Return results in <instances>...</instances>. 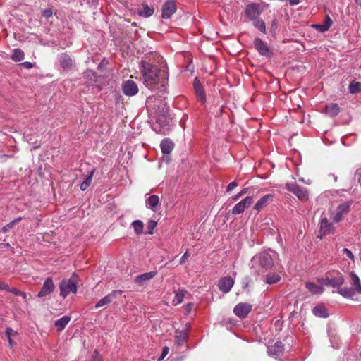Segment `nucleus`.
I'll list each match as a JSON object with an SVG mask.
<instances>
[{"instance_id":"obj_49","label":"nucleus","mask_w":361,"mask_h":361,"mask_svg":"<svg viewBox=\"0 0 361 361\" xmlns=\"http://www.w3.org/2000/svg\"><path fill=\"white\" fill-rule=\"evenodd\" d=\"M332 23H333V21L331 19V18L329 16H326L324 24L327 27L328 30L331 26Z\"/></svg>"},{"instance_id":"obj_22","label":"nucleus","mask_w":361,"mask_h":361,"mask_svg":"<svg viewBox=\"0 0 361 361\" xmlns=\"http://www.w3.org/2000/svg\"><path fill=\"white\" fill-rule=\"evenodd\" d=\"M146 207L153 212H157L160 204L159 197L156 195L149 196L145 201Z\"/></svg>"},{"instance_id":"obj_45","label":"nucleus","mask_w":361,"mask_h":361,"mask_svg":"<svg viewBox=\"0 0 361 361\" xmlns=\"http://www.w3.org/2000/svg\"><path fill=\"white\" fill-rule=\"evenodd\" d=\"M238 186V184L235 182V181H233L231 183H230L228 185H227V188H226V192H231L234 188H235L236 187Z\"/></svg>"},{"instance_id":"obj_6","label":"nucleus","mask_w":361,"mask_h":361,"mask_svg":"<svg viewBox=\"0 0 361 361\" xmlns=\"http://www.w3.org/2000/svg\"><path fill=\"white\" fill-rule=\"evenodd\" d=\"M334 232L335 228L333 224L326 217H322L319 222L317 237L322 239L324 235L334 233Z\"/></svg>"},{"instance_id":"obj_23","label":"nucleus","mask_w":361,"mask_h":361,"mask_svg":"<svg viewBox=\"0 0 361 361\" xmlns=\"http://www.w3.org/2000/svg\"><path fill=\"white\" fill-rule=\"evenodd\" d=\"M175 344L178 346H182L188 340V333L186 330L175 331Z\"/></svg>"},{"instance_id":"obj_53","label":"nucleus","mask_w":361,"mask_h":361,"mask_svg":"<svg viewBox=\"0 0 361 361\" xmlns=\"http://www.w3.org/2000/svg\"><path fill=\"white\" fill-rule=\"evenodd\" d=\"M290 6H296L300 4V0H288Z\"/></svg>"},{"instance_id":"obj_42","label":"nucleus","mask_w":361,"mask_h":361,"mask_svg":"<svg viewBox=\"0 0 361 361\" xmlns=\"http://www.w3.org/2000/svg\"><path fill=\"white\" fill-rule=\"evenodd\" d=\"M317 31L320 32H324L328 30L327 27L323 24H316L312 25Z\"/></svg>"},{"instance_id":"obj_3","label":"nucleus","mask_w":361,"mask_h":361,"mask_svg":"<svg viewBox=\"0 0 361 361\" xmlns=\"http://www.w3.org/2000/svg\"><path fill=\"white\" fill-rule=\"evenodd\" d=\"M277 258L278 254L275 251L269 250L260 252L252 257L250 267L255 274H264L273 268Z\"/></svg>"},{"instance_id":"obj_26","label":"nucleus","mask_w":361,"mask_h":361,"mask_svg":"<svg viewBox=\"0 0 361 361\" xmlns=\"http://www.w3.org/2000/svg\"><path fill=\"white\" fill-rule=\"evenodd\" d=\"M70 321H71V317H69L68 315H65V316L62 317L61 318L55 321L54 325L59 331H61L65 329V327L69 323Z\"/></svg>"},{"instance_id":"obj_58","label":"nucleus","mask_w":361,"mask_h":361,"mask_svg":"<svg viewBox=\"0 0 361 361\" xmlns=\"http://www.w3.org/2000/svg\"><path fill=\"white\" fill-rule=\"evenodd\" d=\"M192 305V303H189V304H188V308H190Z\"/></svg>"},{"instance_id":"obj_37","label":"nucleus","mask_w":361,"mask_h":361,"mask_svg":"<svg viewBox=\"0 0 361 361\" xmlns=\"http://www.w3.org/2000/svg\"><path fill=\"white\" fill-rule=\"evenodd\" d=\"M186 291L185 290H179L176 293L175 295V300L176 301L177 304H180L183 302L185 295Z\"/></svg>"},{"instance_id":"obj_20","label":"nucleus","mask_w":361,"mask_h":361,"mask_svg":"<svg viewBox=\"0 0 361 361\" xmlns=\"http://www.w3.org/2000/svg\"><path fill=\"white\" fill-rule=\"evenodd\" d=\"M274 199V195L271 194H267L262 197H261L255 204L253 209L257 210V212L261 211L265 207L268 205L269 203L271 202Z\"/></svg>"},{"instance_id":"obj_56","label":"nucleus","mask_w":361,"mask_h":361,"mask_svg":"<svg viewBox=\"0 0 361 361\" xmlns=\"http://www.w3.org/2000/svg\"><path fill=\"white\" fill-rule=\"evenodd\" d=\"M276 28V20H274L271 25V29L272 30L273 32H275Z\"/></svg>"},{"instance_id":"obj_1","label":"nucleus","mask_w":361,"mask_h":361,"mask_svg":"<svg viewBox=\"0 0 361 361\" xmlns=\"http://www.w3.org/2000/svg\"><path fill=\"white\" fill-rule=\"evenodd\" d=\"M140 69L143 78L144 85L149 90L154 91L157 89L163 90L169 79V73L166 68H160L145 61H141Z\"/></svg>"},{"instance_id":"obj_11","label":"nucleus","mask_w":361,"mask_h":361,"mask_svg":"<svg viewBox=\"0 0 361 361\" xmlns=\"http://www.w3.org/2000/svg\"><path fill=\"white\" fill-rule=\"evenodd\" d=\"M123 291L121 290H115L111 291L107 295L100 299L94 306L95 309L100 308L102 307L108 305L110 304L114 299L117 298L118 295H121Z\"/></svg>"},{"instance_id":"obj_10","label":"nucleus","mask_w":361,"mask_h":361,"mask_svg":"<svg viewBox=\"0 0 361 361\" xmlns=\"http://www.w3.org/2000/svg\"><path fill=\"white\" fill-rule=\"evenodd\" d=\"M252 310V305L246 302H240L233 308V313L239 318H245Z\"/></svg>"},{"instance_id":"obj_50","label":"nucleus","mask_w":361,"mask_h":361,"mask_svg":"<svg viewBox=\"0 0 361 361\" xmlns=\"http://www.w3.org/2000/svg\"><path fill=\"white\" fill-rule=\"evenodd\" d=\"M20 66H21L22 67H23L26 69H30L34 66L33 63H32L31 62H28V61L23 62L22 63L20 64Z\"/></svg>"},{"instance_id":"obj_48","label":"nucleus","mask_w":361,"mask_h":361,"mask_svg":"<svg viewBox=\"0 0 361 361\" xmlns=\"http://www.w3.org/2000/svg\"><path fill=\"white\" fill-rule=\"evenodd\" d=\"M52 14V11L50 8L45 9L42 11V16L46 18H49Z\"/></svg>"},{"instance_id":"obj_24","label":"nucleus","mask_w":361,"mask_h":361,"mask_svg":"<svg viewBox=\"0 0 361 361\" xmlns=\"http://www.w3.org/2000/svg\"><path fill=\"white\" fill-rule=\"evenodd\" d=\"M160 147L163 154H169L173 149L174 144L170 139L165 138L161 141Z\"/></svg>"},{"instance_id":"obj_40","label":"nucleus","mask_w":361,"mask_h":361,"mask_svg":"<svg viewBox=\"0 0 361 361\" xmlns=\"http://www.w3.org/2000/svg\"><path fill=\"white\" fill-rule=\"evenodd\" d=\"M5 334L6 337L12 338L18 336V332L11 327H6Z\"/></svg>"},{"instance_id":"obj_4","label":"nucleus","mask_w":361,"mask_h":361,"mask_svg":"<svg viewBox=\"0 0 361 361\" xmlns=\"http://www.w3.org/2000/svg\"><path fill=\"white\" fill-rule=\"evenodd\" d=\"M76 277L75 273L73 274L71 279H63L59 284L60 296L65 298L70 293H76L78 290V282L74 278Z\"/></svg>"},{"instance_id":"obj_33","label":"nucleus","mask_w":361,"mask_h":361,"mask_svg":"<svg viewBox=\"0 0 361 361\" xmlns=\"http://www.w3.org/2000/svg\"><path fill=\"white\" fill-rule=\"evenodd\" d=\"M349 92L350 94H357L361 92V82L353 81L349 85Z\"/></svg>"},{"instance_id":"obj_51","label":"nucleus","mask_w":361,"mask_h":361,"mask_svg":"<svg viewBox=\"0 0 361 361\" xmlns=\"http://www.w3.org/2000/svg\"><path fill=\"white\" fill-rule=\"evenodd\" d=\"M9 286L4 282H0V290H4L8 291Z\"/></svg>"},{"instance_id":"obj_34","label":"nucleus","mask_w":361,"mask_h":361,"mask_svg":"<svg viewBox=\"0 0 361 361\" xmlns=\"http://www.w3.org/2000/svg\"><path fill=\"white\" fill-rule=\"evenodd\" d=\"M253 21V25L262 33L265 34L267 30L264 21L261 18H257L256 20H254Z\"/></svg>"},{"instance_id":"obj_25","label":"nucleus","mask_w":361,"mask_h":361,"mask_svg":"<svg viewBox=\"0 0 361 361\" xmlns=\"http://www.w3.org/2000/svg\"><path fill=\"white\" fill-rule=\"evenodd\" d=\"M305 288L312 294L314 295H319L322 294L324 289L322 286L317 285L312 282H307L305 283Z\"/></svg>"},{"instance_id":"obj_31","label":"nucleus","mask_w":361,"mask_h":361,"mask_svg":"<svg viewBox=\"0 0 361 361\" xmlns=\"http://www.w3.org/2000/svg\"><path fill=\"white\" fill-rule=\"evenodd\" d=\"M25 58V54L20 49H14L11 59L16 62L22 61Z\"/></svg>"},{"instance_id":"obj_27","label":"nucleus","mask_w":361,"mask_h":361,"mask_svg":"<svg viewBox=\"0 0 361 361\" xmlns=\"http://www.w3.org/2000/svg\"><path fill=\"white\" fill-rule=\"evenodd\" d=\"M313 314L321 318H326L329 317V313L326 308L324 305H317L312 310Z\"/></svg>"},{"instance_id":"obj_7","label":"nucleus","mask_w":361,"mask_h":361,"mask_svg":"<svg viewBox=\"0 0 361 361\" xmlns=\"http://www.w3.org/2000/svg\"><path fill=\"white\" fill-rule=\"evenodd\" d=\"M262 13V8L257 3L251 2L248 4L245 8V14L250 20L259 18Z\"/></svg>"},{"instance_id":"obj_28","label":"nucleus","mask_w":361,"mask_h":361,"mask_svg":"<svg viewBox=\"0 0 361 361\" xmlns=\"http://www.w3.org/2000/svg\"><path fill=\"white\" fill-rule=\"evenodd\" d=\"M326 112L329 116L335 117L340 113V107L337 104H329L326 106Z\"/></svg>"},{"instance_id":"obj_8","label":"nucleus","mask_w":361,"mask_h":361,"mask_svg":"<svg viewBox=\"0 0 361 361\" xmlns=\"http://www.w3.org/2000/svg\"><path fill=\"white\" fill-rule=\"evenodd\" d=\"M352 203V200H348L340 204L336 208V213L332 216L333 220L335 222L341 221L343 219V216L348 213Z\"/></svg>"},{"instance_id":"obj_15","label":"nucleus","mask_w":361,"mask_h":361,"mask_svg":"<svg viewBox=\"0 0 361 361\" xmlns=\"http://www.w3.org/2000/svg\"><path fill=\"white\" fill-rule=\"evenodd\" d=\"M122 90L123 94L128 97L135 96L138 92V87L137 84L131 80H128L123 83Z\"/></svg>"},{"instance_id":"obj_55","label":"nucleus","mask_w":361,"mask_h":361,"mask_svg":"<svg viewBox=\"0 0 361 361\" xmlns=\"http://www.w3.org/2000/svg\"><path fill=\"white\" fill-rule=\"evenodd\" d=\"M6 338H7V339H8V341L9 345H10L11 347L13 346V345L16 344V343L14 342V341L13 340V338H11V337H6Z\"/></svg>"},{"instance_id":"obj_19","label":"nucleus","mask_w":361,"mask_h":361,"mask_svg":"<svg viewBox=\"0 0 361 361\" xmlns=\"http://www.w3.org/2000/svg\"><path fill=\"white\" fill-rule=\"evenodd\" d=\"M61 66L65 71H68L72 68L74 61L72 58L66 53L61 54L58 57Z\"/></svg>"},{"instance_id":"obj_54","label":"nucleus","mask_w":361,"mask_h":361,"mask_svg":"<svg viewBox=\"0 0 361 361\" xmlns=\"http://www.w3.org/2000/svg\"><path fill=\"white\" fill-rule=\"evenodd\" d=\"M88 188H89V186H87V185L86 183H85L84 182H82V183L80 184V189H81V190H82V191L86 190Z\"/></svg>"},{"instance_id":"obj_47","label":"nucleus","mask_w":361,"mask_h":361,"mask_svg":"<svg viewBox=\"0 0 361 361\" xmlns=\"http://www.w3.org/2000/svg\"><path fill=\"white\" fill-rule=\"evenodd\" d=\"M190 254L189 253L188 250H187L183 255L181 257L179 264H183L185 262V260L190 257Z\"/></svg>"},{"instance_id":"obj_9","label":"nucleus","mask_w":361,"mask_h":361,"mask_svg":"<svg viewBox=\"0 0 361 361\" xmlns=\"http://www.w3.org/2000/svg\"><path fill=\"white\" fill-rule=\"evenodd\" d=\"M253 203V198L251 196H247L240 202L237 203L231 209V213L233 215L242 214L245 209L249 207Z\"/></svg>"},{"instance_id":"obj_35","label":"nucleus","mask_w":361,"mask_h":361,"mask_svg":"<svg viewBox=\"0 0 361 361\" xmlns=\"http://www.w3.org/2000/svg\"><path fill=\"white\" fill-rule=\"evenodd\" d=\"M22 218L21 217H18L16 219H15L14 220L11 221L10 223H8V224L5 225L2 228H1V232L2 233H6L8 231H9L11 228H13V226L18 224V222H20L21 221Z\"/></svg>"},{"instance_id":"obj_52","label":"nucleus","mask_w":361,"mask_h":361,"mask_svg":"<svg viewBox=\"0 0 361 361\" xmlns=\"http://www.w3.org/2000/svg\"><path fill=\"white\" fill-rule=\"evenodd\" d=\"M9 157H11V156L7 154H1L0 155V161H6V159Z\"/></svg>"},{"instance_id":"obj_36","label":"nucleus","mask_w":361,"mask_h":361,"mask_svg":"<svg viewBox=\"0 0 361 361\" xmlns=\"http://www.w3.org/2000/svg\"><path fill=\"white\" fill-rule=\"evenodd\" d=\"M157 226V222L153 219H149L147 222V231L146 233L147 234H152L154 233V229Z\"/></svg>"},{"instance_id":"obj_32","label":"nucleus","mask_w":361,"mask_h":361,"mask_svg":"<svg viewBox=\"0 0 361 361\" xmlns=\"http://www.w3.org/2000/svg\"><path fill=\"white\" fill-rule=\"evenodd\" d=\"M131 226L137 235H141L143 233L144 224L142 221L135 220L132 222Z\"/></svg>"},{"instance_id":"obj_38","label":"nucleus","mask_w":361,"mask_h":361,"mask_svg":"<svg viewBox=\"0 0 361 361\" xmlns=\"http://www.w3.org/2000/svg\"><path fill=\"white\" fill-rule=\"evenodd\" d=\"M8 292H10V293H13L14 295H18V296H22L23 297V298H26V294L24 292H22L15 288H8Z\"/></svg>"},{"instance_id":"obj_14","label":"nucleus","mask_w":361,"mask_h":361,"mask_svg":"<svg viewBox=\"0 0 361 361\" xmlns=\"http://www.w3.org/2000/svg\"><path fill=\"white\" fill-rule=\"evenodd\" d=\"M54 289L55 285L52 278L48 277L45 279L40 291L37 294V296L39 298H43L50 295L54 290Z\"/></svg>"},{"instance_id":"obj_29","label":"nucleus","mask_w":361,"mask_h":361,"mask_svg":"<svg viewBox=\"0 0 361 361\" xmlns=\"http://www.w3.org/2000/svg\"><path fill=\"white\" fill-rule=\"evenodd\" d=\"M154 8L152 7H149L147 4H143L142 8L140 10H138L137 11V13L142 17L144 18H148L153 15L154 13Z\"/></svg>"},{"instance_id":"obj_43","label":"nucleus","mask_w":361,"mask_h":361,"mask_svg":"<svg viewBox=\"0 0 361 361\" xmlns=\"http://www.w3.org/2000/svg\"><path fill=\"white\" fill-rule=\"evenodd\" d=\"M90 361H102V357L97 350H95L92 356Z\"/></svg>"},{"instance_id":"obj_39","label":"nucleus","mask_w":361,"mask_h":361,"mask_svg":"<svg viewBox=\"0 0 361 361\" xmlns=\"http://www.w3.org/2000/svg\"><path fill=\"white\" fill-rule=\"evenodd\" d=\"M94 171H95V169H92L91 171L90 172V173L87 176L85 179L83 180V182L85 183H86L87 185V186H89V187L92 183V180Z\"/></svg>"},{"instance_id":"obj_12","label":"nucleus","mask_w":361,"mask_h":361,"mask_svg":"<svg viewBox=\"0 0 361 361\" xmlns=\"http://www.w3.org/2000/svg\"><path fill=\"white\" fill-rule=\"evenodd\" d=\"M193 87L195 96L201 104H204L206 102V94L204 87L202 85L200 81L197 78H195L193 81Z\"/></svg>"},{"instance_id":"obj_46","label":"nucleus","mask_w":361,"mask_h":361,"mask_svg":"<svg viewBox=\"0 0 361 361\" xmlns=\"http://www.w3.org/2000/svg\"><path fill=\"white\" fill-rule=\"evenodd\" d=\"M343 252L345 253L349 259L354 260V255L350 250L348 248H343Z\"/></svg>"},{"instance_id":"obj_41","label":"nucleus","mask_w":361,"mask_h":361,"mask_svg":"<svg viewBox=\"0 0 361 361\" xmlns=\"http://www.w3.org/2000/svg\"><path fill=\"white\" fill-rule=\"evenodd\" d=\"M247 192V188H244L240 192H239L238 194L233 195L231 197V200L233 201H236L238 200L240 197H241L242 196H243L245 194H246Z\"/></svg>"},{"instance_id":"obj_44","label":"nucleus","mask_w":361,"mask_h":361,"mask_svg":"<svg viewBox=\"0 0 361 361\" xmlns=\"http://www.w3.org/2000/svg\"><path fill=\"white\" fill-rule=\"evenodd\" d=\"M169 348L168 347H164L162 350V353H161V355H160V357L158 358V360L159 361H161V360H163L166 355L167 354L169 353Z\"/></svg>"},{"instance_id":"obj_13","label":"nucleus","mask_w":361,"mask_h":361,"mask_svg":"<svg viewBox=\"0 0 361 361\" xmlns=\"http://www.w3.org/2000/svg\"><path fill=\"white\" fill-rule=\"evenodd\" d=\"M235 283V279L232 276L221 278L218 283V288L224 293H228L231 290Z\"/></svg>"},{"instance_id":"obj_5","label":"nucleus","mask_w":361,"mask_h":361,"mask_svg":"<svg viewBox=\"0 0 361 361\" xmlns=\"http://www.w3.org/2000/svg\"><path fill=\"white\" fill-rule=\"evenodd\" d=\"M286 189L294 194L300 201L306 202L309 199V191L307 188L298 185L295 183H288Z\"/></svg>"},{"instance_id":"obj_16","label":"nucleus","mask_w":361,"mask_h":361,"mask_svg":"<svg viewBox=\"0 0 361 361\" xmlns=\"http://www.w3.org/2000/svg\"><path fill=\"white\" fill-rule=\"evenodd\" d=\"M176 11V5L174 0L166 1L162 6L161 16L164 19L169 18Z\"/></svg>"},{"instance_id":"obj_18","label":"nucleus","mask_w":361,"mask_h":361,"mask_svg":"<svg viewBox=\"0 0 361 361\" xmlns=\"http://www.w3.org/2000/svg\"><path fill=\"white\" fill-rule=\"evenodd\" d=\"M284 345L281 342H276L273 345L268 347V354L275 358H278L283 355Z\"/></svg>"},{"instance_id":"obj_2","label":"nucleus","mask_w":361,"mask_h":361,"mask_svg":"<svg viewBox=\"0 0 361 361\" xmlns=\"http://www.w3.org/2000/svg\"><path fill=\"white\" fill-rule=\"evenodd\" d=\"M350 276L352 285L350 288L341 287L345 281L344 277L341 274H338L337 276L331 278H319L318 279V282L322 285L337 288V293L343 298H353L356 294L361 295V281L355 273L351 272Z\"/></svg>"},{"instance_id":"obj_30","label":"nucleus","mask_w":361,"mask_h":361,"mask_svg":"<svg viewBox=\"0 0 361 361\" xmlns=\"http://www.w3.org/2000/svg\"><path fill=\"white\" fill-rule=\"evenodd\" d=\"M281 279V277L279 274L275 273H269L267 274L264 281L267 284L271 285L279 282Z\"/></svg>"},{"instance_id":"obj_21","label":"nucleus","mask_w":361,"mask_h":361,"mask_svg":"<svg viewBox=\"0 0 361 361\" xmlns=\"http://www.w3.org/2000/svg\"><path fill=\"white\" fill-rule=\"evenodd\" d=\"M157 271L146 272L142 274L137 276L135 279V282L140 286L144 285L147 281H149L155 276Z\"/></svg>"},{"instance_id":"obj_17","label":"nucleus","mask_w":361,"mask_h":361,"mask_svg":"<svg viewBox=\"0 0 361 361\" xmlns=\"http://www.w3.org/2000/svg\"><path fill=\"white\" fill-rule=\"evenodd\" d=\"M254 47L258 53L262 56L269 57L271 54L267 44L259 38L255 39Z\"/></svg>"},{"instance_id":"obj_57","label":"nucleus","mask_w":361,"mask_h":361,"mask_svg":"<svg viewBox=\"0 0 361 361\" xmlns=\"http://www.w3.org/2000/svg\"><path fill=\"white\" fill-rule=\"evenodd\" d=\"M98 1V0H87V3L91 4V5H94L95 4H97Z\"/></svg>"}]
</instances>
